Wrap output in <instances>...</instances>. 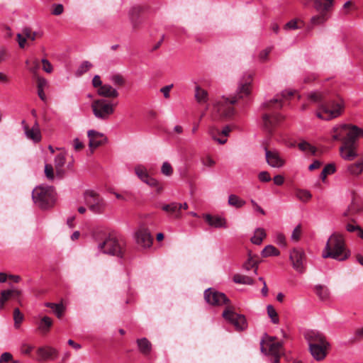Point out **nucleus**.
Returning a JSON list of instances; mask_svg holds the SVG:
<instances>
[{
	"label": "nucleus",
	"instance_id": "obj_1",
	"mask_svg": "<svg viewBox=\"0 0 363 363\" xmlns=\"http://www.w3.org/2000/svg\"><path fill=\"white\" fill-rule=\"evenodd\" d=\"M295 92H281L277 94L272 99L263 103L262 125L264 130L272 135L283 117L279 114V110L294 96Z\"/></svg>",
	"mask_w": 363,
	"mask_h": 363
},
{
	"label": "nucleus",
	"instance_id": "obj_2",
	"mask_svg": "<svg viewBox=\"0 0 363 363\" xmlns=\"http://www.w3.org/2000/svg\"><path fill=\"white\" fill-rule=\"evenodd\" d=\"M204 299L211 306L225 305L223 313V318L233 324L237 331H242L245 329L247 323L245 316L235 311L234 306L230 304V300L225 294L209 288L204 291Z\"/></svg>",
	"mask_w": 363,
	"mask_h": 363
},
{
	"label": "nucleus",
	"instance_id": "obj_3",
	"mask_svg": "<svg viewBox=\"0 0 363 363\" xmlns=\"http://www.w3.org/2000/svg\"><path fill=\"white\" fill-rule=\"evenodd\" d=\"M309 100L319 105L316 116L322 120L330 121L341 115L344 109L341 99L327 100L323 92H311Z\"/></svg>",
	"mask_w": 363,
	"mask_h": 363
},
{
	"label": "nucleus",
	"instance_id": "obj_4",
	"mask_svg": "<svg viewBox=\"0 0 363 363\" xmlns=\"http://www.w3.org/2000/svg\"><path fill=\"white\" fill-rule=\"evenodd\" d=\"M99 98L94 99L91 108L94 116L106 120L114 112V104L112 99L118 96V92H98Z\"/></svg>",
	"mask_w": 363,
	"mask_h": 363
},
{
	"label": "nucleus",
	"instance_id": "obj_5",
	"mask_svg": "<svg viewBox=\"0 0 363 363\" xmlns=\"http://www.w3.org/2000/svg\"><path fill=\"white\" fill-rule=\"evenodd\" d=\"M305 338L308 342L309 350L313 358L317 361L323 360L330 348V343L325 337L318 331L309 330L306 333Z\"/></svg>",
	"mask_w": 363,
	"mask_h": 363
},
{
	"label": "nucleus",
	"instance_id": "obj_6",
	"mask_svg": "<svg viewBox=\"0 0 363 363\" xmlns=\"http://www.w3.org/2000/svg\"><path fill=\"white\" fill-rule=\"evenodd\" d=\"M348 256L342 235L337 233L332 234L326 243L323 257L342 261L346 259Z\"/></svg>",
	"mask_w": 363,
	"mask_h": 363
},
{
	"label": "nucleus",
	"instance_id": "obj_7",
	"mask_svg": "<svg viewBox=\"0 0 363 363\" xmlns=\"http://www.w3.org/2000/svg\"><path fill=\"white\" fill-rule=\"evenodd\" d=\"M125 242L122 238L109 235L98 243V249L104 254L122 257L125 253Z\"/></svg>",
	"mask_w": 363,
	"mask_h": 363
},
{
	"label": "nucleus",
	"instance_id": "obj_8",
	"mask_svg": "<svg viewBox=\"0 0 363 363\" xmlns=\"http://www.w3.org/2000/svg\"><path fill=\"white\" fill-rule=\"evenodd\" d=\"M250 92H237L235 96H223L214 104L216 111L222 116L230 117L234 113L233 106L239 104L243 98L248 97Z\"/></svg>",
	"mask_w": 363,
	"mask_h": 363
},
{
	"label": "nucleus",
	"instance_id": "obj_9",
	"mask_svg": "<svg viewBox=\"0 0 363 363\" xmlns=\"http://www.w3.org/2000/svg\"><path fill=\"white\" fill-rule=\"evenodd\" d=\"M32 197L34 203L42 209L52 207L55 201V194L52 186H40L35 188Z\"/></svg>",
	"mask_w": 363,
	"mask_h": 363
},
{
	"label": "nucleus",
	"instance_id": "obj_10",
	"mask_svg": "<svg viewBox=\"0 0 363 363\" xmlns=\"http://www.w3.org/2000/svg\"><path fill=\"white\" fill-rule=\"evenodd\" d=\"M276 340L275 337L266 335L260 342L262 353L271 355L273 357L272 363H279L280 358L284 354L282 342Z\"/></svg>",
	"mask_w": 363,
	"mask_h": 363
},
{
	"label": "nucleus",
	"instance_id": "obj_11",
	"mask_svg": "<svg viewBox=\"0 0 363 363\" xmlns=\"http://www.w3.org/2000/svg\"><path fill=\"white\" fill-rule=\"evenodd\" d=\"M84 198L86 205L91 212L96 214L104 212L106 203L99 194L91 190H87L84 192Z\"/></svg>",
	"mask_w": 363,
	"mask_h": 363
},
{
	"label": "nucleus",
	"instance_id": "obj_12",
	"mask_svg": "<svg viewBox=\"0 0 363 363\" xmlns=\"http://www.w3.org/2000/svg\"><path fill=\"white\" fill-rule=\"evenodd\" d=\"M357 130V127L355 125L350 126L347 125H342L339 127L333 128V139L334 140H341L342 144L352 139L355 140V134Z\"/></svg>",
	"mask_w": 363,
	"mask_h": 363
},
{
	"label": "nucleus",
	"instance_id": "obj_13",
	"mask_svg": "<svg viewBox=\"0 0 363 363\" xmlns=\"http://www.w3.org/2000/svg\"><path fill=\"white\" fill-rule=\"evenodd\" d=\"M305 258V253L301 249L294 248L290 252L289 259L292 264V267L299 273H303L305 272L303 264Z\"/></svg>",
	"mask_w": 363,
	"mask_h": 363
},
{
	"label": "nucleus",
	"instance_id": "obj_14",
	"mask_svg": "<svg viewBox=\"0 0 363 363\" xmlns=\"http://www.w3.org/2000/svg\"><path fill=\"white\" fill-rule=\"evenodd\" d=\"M264 150L266 162L269 166L274 168H281L285 164V160L277 150H269L267 146Z\"/></svg>",
	"mask_w": 363,
	"mask_h": 363
},
{
	"label": "nucleus",
	"instance_id": "obj_15",
	"mask_svg": "<svg viewBox=\"0 0 363 363\" xmlns=\"http://www.w3.org/2000/svg\"><path fill=\"white\" fill-rule=\"evenodd\" d=\"M340 152L341 157L346 160H353L357 157V145L355 140H349L345 142L340 147Z\"/></svg>",
	"mask_w": 363,
	"mask_h": 363
},
{
	"label": "nucleus",
	"instance_id": "obj_16",
	"mask_svg": "<svg viewBox=\"0 0 363 363\" xmlns=\"http://www.w3.org/2000/svg\"><path fill=\"white\" fill-rule=\"evenodd\" d=\"M89 138V147L93 152L98 147L104 145L106 142V137L96 130H90L87 132Z\"/></svg>",
	"mask_w": 363,
	"mask_h": 363
},
{
	"label": "nucleus",
	"instance_id": "obj_17",
	"mask_svg": "<svg viewBox=\"0 0 363 363\" xmlns=\"http://www.w3.org/2000/svg\"><path fill=\"white\" fill-rule=\"evenodd\" d=\"M137 243L143 247H150L153 242V238L149 230L142 227L135 233Z\"/></svg>",
	"mask_w": 363,
	"mask_h": 363
},
{
	"label": "nucleus",
	"instance_id": "obj_18",
	"mask_svg": "<svg viewBox=\"0 0 363 363\" xmlns=\"http://www.w3.org/2000/svg\"><path fill=\"white\" fill-rule=\"evenodd\" d=\"M37 361L45 362L48 360L54 359L58 355V351L50 346L40 347L36 350Z\"/></svg>",
	"mask_w": 363,
	"mask_h": 363
},
{
	"label": "nucleus",
	"instance_id": "obj_19",
	"mask_svg": "<svg viewBox=\"0 0 363 363\" xmlns=\"http://www.w3.org/2000/svg\"><path fill=\"white\" fill-rule=\"evenodd\" d=\"M135 173L142 182L147 185L154 186L157 184L156 179L149 175L147 169L143 165H137L135 167Z\"/></svg>",
	"mask_w": 363,
	"mask_h": 363
},
{
	"label": "nucleus",
	"instance_id": "obj_20",
	"mask_svg": "<svg viewBox=\"0 0 363 363\" xmlns=\"http://www.w3.org/2000/svg\"><path fill=\"white\" fill-rule=\"evenodd\" d=\"M320 13L311 18L310 23L312 27L324 25L330 18V11L319 10Z\"/></svg>",
	"mask_w": 363,
	"mask_h": 363
},
{
	"label": "nucleus",
	"instance_id": "obj_21",
	"mask_svg": "<svg viewBox=\"0 0 363 363\" xmlns=\"http://www.w3.org/2000/svg\"><path fill=\"white\" fill-rule=\"evenodd\" d=\"M162 210L173 216L175 219H180L182 218V212L179 211V206L178 203L172 202L168 204H164L162 206Z\"/></svg>",
	"mask_w": 363,
	"mask_h": 363
},
{
	"label": "nucleus",
	"instance_id": "obj_22",
	"mask_svg": "<svg viewBox=\"0 0 363 363\" xmlns=\"http://www.w3.org/2000/svg\"><path fill=\"white\" fill-rule=\"evenodd\" d=\"M65 156L62 153L58 154L54 161L55 164V169L56 172V176L59 178H62L65 174V170L63 169V167L65 164Z\"/></svg>",
	"mask_w": 363,
	"mask_h": 363
},
{
	"label": "nucleus",
	"instance_id": "obj_23",
	"mask_svg": "<svg viewBox=\"0 0 363 363\" xmlns=\"http://www.w3.org/2000/svg\"><path fill=\"white\" fill-rule=\"evenodd\" d=\"M52 325V320L48 316H44L39 321L37 330L42 335H46L49 333Z\"/></svg>",
	"mask_w": 363,
	"mask_h": 363
},
{
	"label": "nucleus",
	"instance_id": "obj_24",
	"mask_svg": "<svg viewBox=\"0 0 363 363\" xmlns=\"http://www.w3.org/2000/svg\"><path fill=\"white\" fill-rule=\"evenodd\" d=\"M316 11L324 10L331 11L335 0H313Z\"/></svg>",
	"mask_w": 363,
	"mask_h": 363
},
{
	"label": "nucleus",
	"instance_id": "obj_25",
	"mask_svg": "<svg viewBox=\"0 0 363 363\" xmlns=\"http://www.w3.org/2000/svg\"><path fill=\"white\" fill-rule=\"evenodd\" d=\"M110 81L113 85L116 86L119 89L128 88V82L126 79L121 74H113L110 76Z\"/></svg>",
	"mask_w": 363,
	"mask_h": 363
},
{
	"label": "nucleus",
	"instance_id": "obj_26",
	"mask_svg": "<svg viewBox=\"0 0 363 363\" xmlns=\"http://www.w3.org/2000/svg\"><path fill=\"white\" fill-rule=\"evenodd\" d=\"M204 218L206 221L211 225L215 228H220L225 227V219L218 217V216H213L210 214L204 215Z\"/></svg>",
	"mask_w": 363,
	"mask_h": 363
},
{
	"label": "nucleus",
	"instance_id": "obj_27",
	"mask_svg": "<svg viewBox=\"0 0 363 363\" xmlns=\"http://www.w3.org/2000/svg\"><path fill=\"white\" fill-rule=\"evenodd\" d=\"M138 347L141 353L144 355H147L150 353L152 350L151 342L145 337L137 340Z\"/></svg>",
	"mask_w": 363,
	"mask_h": 363
},
{
	"label": "nucleus",
	"instance_id": "obj_28",
	"mask_svg": "<svg viewBox=\"0 0 363 363\" xmlns=\"http://www.w3.org/2000/svg\"><path fill=\"white\" fill-rule=\"evenodd\" d=\"M256 255H253L251 251L248 252L247 260L243 264L242 267L249 271L251 269H254V273L257 274V262H255Z\"/></svg>",
	"mask_w": 363,
	"mask_h": 363
},
{
	"label": "nucleus",
	"instance_id": "obj_29",
	"mask_svg": "<svg viewBox=\"0 0 363 363\" xmlns=\"http://www.w3.org/2000/svg\"><path fill=\"white\" fill-rule=\"evenodd\" d=\"M346 230L350 233H355L357 236L363 239V229L357 224L356 221L352 219L345 225Z\"/></svg>",
	"mask_w": 363,
	"mask_h": 363
},
{
	"label": "nucleus",
	"instance_id": "obj_30",
	"mask_svg": "<svg viewBox=\"0 0 363 363\" xmlns=\"http://www.w3.org/2000/svg\"><path fill=\"white\" fill-rule=\"evenodd\" d=\"M26 65L28 70L33 74H36L40 69V62L35 57L26 60Z\"/></svg>",
	"mask_w": 363,
	"mask_h": 363
},
{
	"label": "nucleus",
	"instance_id": "obj_31",
	"mask_svg": "<svg viewBox=\"0 0 363 363\" xmlns=\"http://www.w3.org/2000/svg\"><path fill=\"white\" fill-rule=\"evenodd\" d=\"M348 172L352 175H359L363 172V155L357 162L347 167Z\"/></svg>",
	"mask_w": 363,
	"mask_h": 363
},
{
	"label": "nucleus",
	"instance_id": "obj_32",
	"mask_svg": "<svg viewBox=\"0 0 363 363\" xmlns=\"http://www.w3.org/2000/svg\"><path fill=\"white\" fill-rule=\"evenodd\" d=\"M266 236V232L263 228H257L255 230L254 235L251 238V242L255 245H259L262 244Z\"/></svg>",
	"mask_w": 363,
	"mask_h": 363
},
{
	"label": "nucleus",
	"instance_id": "obj_33",
	"mask_svg": "<svg viewBox=\"0 0 363 363\" xmlns=\"http://www.w3.org/2000/svg\"><path fill=\"white\" fill-rule=\"evenodd\" d=\"M24 130L26 136L33 140L35 142H39L41 139L40 132V130H35L34 128H29L28 125H24Z\"/></svg>",
	"mask_w": 363,
	"mask_h": 363
},
{
	"label": "nucleus",
	"instance_id": "obj_34",
	"mask_svg": "<svg viewBox=\"0 0 363 363\" xmlns=\"http://www.w3.org/2000/svg\"><path fill=\"white\" fill-rule=\"evenodd\" d=\"M361 204L355 200H353L348 207L347 211L345 213V216H354L362 211Z\"/></svg>",
	"mask_w": 363,
	"mask_h": 363
},
{
	"label": "nucleus",
	"instance_id": "obj_35",
	"mask_svg": "<svg viewBox=\"0 0 363 363\" xmlns=\"http://www.w3.org/2000/svg\"><path fill=\"white\" fill-rule=\"evenodd\" d=\"M233 281L237 284L252 285L254 280L251 277L240 274H236L233 276Z\"/></svg>",
	"mask_w": 363,
	"mask_h": 363
},
{
	"label": "nucleus",
	"instance_id": "obj_36",
	"mask_svg": "<svg viewBox=\"0 0 363 363\" xmlns=\"http://www.w3.org/2000/svg\"><path fill=\"white\" fill-rule=\"evenodd\" d=\"M295 195L297 199L303 202H308L312 197V194L309 191L301 189L295 190Z\"/></svg>",
	"mask_w": 363,
	"mask_h": 363
},
{
	"label": "nucleus",
	"instance_id": "obj_37",
	"mask_svg": "<svg viewBox=\"0 0 363 363\" xmlns=\"http://www.w3.org/2000/svg\"><path fill=\"white\" fill-rule=\"evenodd\" d=\"M92 64L89 61H83L75 71V75L80 77L86 73L91 67Z\"/></svg>",
	"mask_w": 363,
	"mask_h": 363
},
{
	"label": "nucleus",
	"instance_id": "obj_38",
	"mask_svg": "<svg viewBox=\"0 0 363 363\" xmlns=\"http://www.w3.org/2000/svg\"><path fill=\"white\" fill-rule=\"evenodd\" d=\"M228 202L230 206H234L237 208H242L245 204V201L244 200L235 194H230L229 196Z\"/></svg>",
	"mask_w": 363,
	"mask_h": 363
},
{
	"label": "nucleus",
	"instance_id": "obj_39",
	"mask_svg": "<svg viewBox=\"0 0 363 363\" xmlns=\"http://www.w3.org/2000/svg\"><path fill=\"white\" fill-rule=\"evenodd\" d=\"M261 255L263 257H267L269 256H278L279 251L273 245L266 246L262 251Z\"/></svg>",
	"mask_w": 363,
	"mask_h": 363
},
{
	"label": "nucleus",
	"instance_id": "obj_40",
	"mask_svg": "<svg viewBox=\"0 0 363 363\" xmlns=\"http://www.w3.org/2000/svg\"><path fill=\"white\" fill-rule=\"evenodd\" d=\"M194 97L199 104H205L206 105V108H208L210 100L208 92H196Z\"/></svg>",
	"mask_w": 363,
	"mask_h": 363
},
{
	"label": "nucleus",
	"instance_id": "obj_41",
	"mask_svg": "<svg viewBox=\"0 0 363 363\" xmlns=\"http://www.w3.org/2000/svg\"><path fill=\"white\" fill-rule=\"evenodd\" d=\"M23 35H25L28 39L35 40L36 38H40L43 35V33L40 31L33 32L30 28H25L22 30Z\"/></svg>",
	"mask_w": 363,
	"mask_h": 363
},
{
	"label": "nucleus",
	"instance_id": "obj_42",
	"mask_svg": "<svg viewBox=\"0 0 363 363\" xmlns=\"http://www.w3.org/2000/svg\"><path fill=\"white\" fill-rule=\"evenodd\" d=\"M317 296L323 301L328 299L329 297V290L323 286H316L315 288Z\"/></svg>",
	"mask_w": 363,
	"mask_h": 363
},
{
	"label": "nucleus",
	"instance_id": "obj_43",
	"mask_svg": "<svg viewBox=\"0 0 363 363\" xmlns=\"http://www.w3.org/2000/svg\"><path fill=\"white\" fill-rule=\"evenodd\" d=\"M24 319L23 314L20 311L19 308H16L13 310V320H14V327L16 329H18L21 326V323Z\"/></svg>",
	"mask_w": 363,
	"mask_h": 363
},
{
	"label": "nucleus",
	"instance_id": "obj_44",
	"mask_svg": "<svg viewBox=\"0 0 363 363\" xmlns=\"http://www.w3.org/2000/svg\"><path fill=\"white\" fill-rule=\"evenodd\" d=\"M298 147L301 150L308 152L311 155H315L317 151L316 148L306 141H303L298 144Z\"/></svg>",
	"mask_w": 363,
	"mask_h": 363
},
{
	"label": "nucleus",
	"instance_id": "obj_45",
	"mask_svg": "<svg viewBox=\"0 0 363 363\" xmlns=\"http://www.w3.org/2000/svg\"><path fill=\"white\" fill-rule=\"evenodd\" d=\"M298 147L301 150L308 152L311 155H315L317 151L316 148L306 141H303L298 144Z\"/></svg>",
	"mask_w": 363,
	"mask_h": 363
},
{
	"label": "nucleus",
	"instance_id": "obj_46",
	"mask_svg": "<svg viewBox=\"0 0 363 363\" xmlns=\"http://www.w3.org/2000/svg\"><path fill=\"white\" fill-rule=\"evenodd\" d=\"M335 171V167L333 164H327L323 169L322 170L320 173V179L324 181L326 177L333 173H334Z\"/></svg>",
	"mask_w": 363,
	"mask_h": 363
},
{
	"label": "nucleus",
	"instance_id": "obj_47",
	"mask_svg": "<svg viewBox=\"0 0 363 363\" xmlns=\"http://www.w3.org/2000/svg\"><path fill=\"white\" fill-rule=\"evenodd\" d=\"M267 314L269 316V318H271L272 321L274 323H279L278 314H277L276 310L274 309V308L272 306L269 305L267 308Z\"/></svg>",
	"mask_w": 363,
	"mask_h": 363
},
{
	"label": "nucleus",
	"instance_id": "obj_48",
	"mask_svg": "<svg viewBox=\"0 0 363 363\" xmlns=\"http://www.w3.org/2000/svg\"><path fill=\"white\" fill-rule=\"evenodd\" d=\"M45 174L48 180L52 181L55 178L54 168L50 164H46L45 166Z\"/></svg>",
	"mask_w": 363,
	"mask_h": 363
},
{
	"label": "nucleus",
	"instance_id": "obj_49",
	"mask_svg": "<svg viewBox=\"0 0 363 363\" xmlns=\"http://www.w3.org/2000/svg\"><path fill=\"white\" fill-rule=\"evenodd\" d=\"M353 6L354 3L352 1H347L344 4L340 12L342 16H347L350 13Z\"/></svg>",
	"mask_w": 363,
	"mask_h": 363
},
{
	"label": "nucleus",
	"instance_id": "obj_50",
	"mask_svg": "<svg viewBox=\"0 0 363 363\" xmlns=\"http://www.w3.org/2000/svg\"><path fill=\"white\" fill-rule=\"evenodd\" d=\"M161 172L165 176H171L173 173L172 165L169 162H164L162 165Z\"/></svg>",
	"mask_w": 363,
	"mask_h": 363
},
{
	"label": "nucleus",
	"instance_id": "obj_51",
	"mask_svg": "<svg viewBox=\"0 0 363 363\" xmlns=\"http://www.w3.org/2000/svg\"><path fill=\"white\" fill-rule=\"evenodd\" d=\"M252 82V77L250 75L247 76V78L245 79V82H240L239 90L238 91H249L250 89V84Z\"/></svg>",
	"mask_w": 363,
	"mask_h": 363
},
{
	"label": "nucleus",
	"instance_id": "obj_52",
	"mask_svg": "<svg viewBox=\"0 0 363 363\" xmlns=\"http://www.w3.org/2000/svg\"><path fill=\"white\" fill-rule=\"evenodd\" d=\"M42 65H43V69L46 73H51L53 71V67L52 64L46 59L43 58L41 60Z\"/></svg>",
	"mask_w": 363,
	"mask_h": 363
},
{
	"label": "nucleus",
	"instance_id": "obj_53",
	"mask_svg": "<svg viewBox=\"0 0 363 363\" xmlns=\"http://www.w3.org/2000/svg\"><path fill=\"white\" fill-rule=\"evenodd\" d=\"M211 135L213 140H216L218 143L223 145L226 143V138L223 135H218L217 133V130H214L211 132Z\"/></svg>",
	"mask_w": 363,
	"mask_h": 363
},
{
	"label": "nucleus",
	"instance_id": "obj_54",
	"mask_svg": "<svg viewBox=\"0 0 363 363\" xmlns=\"http://www.w3.org/2000/svg\"><path fill=\"white\" fill-rule=\"evenodd\" d=\"M363 339V327L361 328H358L355 330L354 336L352 339L350 340L351 343H354L356 342L360 341Z\"/></svg>",
	"mask_w": 363,
	"mask_h": 363
},
{
	"label": "nucleus",
	"instance_id": "obj_55",
	"mask_svg": "<svg viewBox=\"0 0 363 363\" xmlns=\"http://www.w3.org/2000/svg\"><path fill=\"white\" fill-rule=\"evenodd\" d=\"M10 298H11V296L9 289L1 291L0 296L1 303H6Z\"/></svg>",
	"mask_w": 363,
	"mask_h": 363
},
{
	"label": "nucleus",
	"instance_id": "obj_56",
	"mask_svg": "<svg viewBox=\"0 0 363 363\" xmlns=\"http://www.w3.org/2000/svg\"><path fill=\"white\" fill-rule=\"evenodd\" d=\"M301 235V225H298L292 232L291 238L294 241H298Z\"/></svg>",
	"mask_w": 363,
	"mask_h": 363
},
{
	"label": "nucleus",
	"instance_id": "obj_57",
	"mask_svg": "<svg viewBox=\"0 0 363 363\" xmlns=\"http://www.w3.org/2000/svg\"><path fill=\"white\" fill-rule=\"evenodd\" d=\"M258 179L263 182H267L272 179L269 173L267 171H262L259 172L258 174Z\"/></svg>",
	"mask_w": 363,
	"mask_h": 363
},
{
	"label": "nucleus",
	"instance_id": "obj_58",
	"mask_svg": "<svg viewBox=\"0 0 363 363\" xmlns=\"http://www.w3.org/2000/svg\"><path fill=\"white\" fill-rule=\"evenodd\" d=\"M11 292V298L15 299L18 303L21 304V291L18 289H9Z\"/></svg>",
	"mask_w": 363,
	"mask_h": 363
},
{
	"label": "nucleus",
	"instance_id": "obj_59",
	"mask_svg": "<svg viewBox=\"0 0 363 363\" xmlns=\"http://www.w3.org/2000/svg\"><path fill=\"white\" fill-rule=\"evenodd\" d=\"M52 311L56 314L58 318H61L63 315L65 308L62 304H56V308H52Z\"/></svg>",
	"mask_w": 363,
	"mask_h": 363
},
{
	"label": "nucleus",
	"instance_id": "obj_60",
	"mask_svg": "<svg viewBox=\"0 0 363 363\" xmlns=\"http://www.w3.org/2000/svg\"><path fill=\"white\" fill-rule=\"evenodd\" d=\"M48 82L46 79L42 77H38L37 80V85L38 91H43V89L47 88Z\"/></svg>",
	"mask_w": 363,
	"mask_h": 363
},
{
	"label": "nucleus",
	"instance_id": "obj_61",
	"mask_svg": "<svg viewBox=\"0 0 363 363\" xmlns=\"http://www.w3.org/2000/svg\"><path fill=\"white\" fill-rule=\"evenodd\" d=\"M202 163L206 167H213L216 164V161L210 156H207L202 160Z\"/></svg>",
	"mask_w": 363,
	"mask_h": 363
},
{
	"label": "nucleus",
	"instance_id": "obj_62",
	"mask_svg": "<svg viewBox=\"0 0 363 363\" xmlns=\"http://www.w3.org/2000/svg\"><path fill=\"white\" fill-rule=\"evenodd\" d=\"M64 8L62 4H55L52 11V14L55 16H59L63 13Z\"/></svg>",
	"mask_w": 363,
	"mask_h": 363
},
{
	"label": "nucleus",
	"instance_id": "obj_63",
	"mask_svg": "<svg viewBox=\"0 0 363 363\" xmlns=\"http://www.w3.org/2000/svg\"><path fill=\"white\" fill-rule=\"evenodd\" d=\"M298 22L296 20H291L289 21L285 26L284 29L286 30H295L298 28L297 25Z\"/></svg>",
	"mask_w": 363,
	"mask_h": 363
},
{
	"label": "nucleus",
	"instance_id": "obj_64",
	"mask_svg": "<svg viewBox=\"0 0 363 363\" xmlns=\"http://www.w3.org/2000/svg\"><path fill=\"white\" fill-rule=\"evenodd\" d=\"M27 38L24 35L23 36L22 34L18 33L17 34V41L18 43V45L21 48H24L26 46Z\"/></svg>",
	"mask_w": 363,
	"mask_h": 363
}]
</instances>
